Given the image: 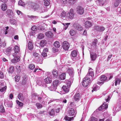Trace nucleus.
Wrapping results in <instances>:
<instances>
[{
  "label": "nucleus",
  "mask_w": 121,
  "mask_h": 121,
  "mask_svg": "<svg viewBox=\"0 0 121 121\" xmlns=\"http://www.w3.org/2000/svg\"><path fill=\"white\" fill-rule=\"evenodd\" d=\"M46 74L48 75V77L46 78L44 80V83H43L41 81H40L39 82V85L40 86H44V84H48L50 83L51 82V74L50 72H48L46 73Z\"/></svg>",
  "instance_id": "nucleus-1"
},
{
  "label": "nucleus",
  "mask_w": 121,
  "mask_h": 121,
  "mask_svg": "<svg viewBox=\"0 0 121 121\" xmlns=\"http://www.w3.org/2000/svg\"><path fill=\"white\" fill-rule=\"evenodd\" d=\"M91 81V80L90 79V77L86 76L83 79L82 82L83 86L84 87L87 86L90 83Z\"/></svg>",
  "instance_id": "nucleus-2"
},
{
  "label": "nucleus",
  "mask_w": 121,
  "mask_h": 121,
  "mask_svg": "<svg viewBox=\"0 0 121 121\" xmlns=\"http://www.w3.org/2000/svg\"><path fill=\"white\" fill-rule=\"evenodd\" d=\"M74 16V11L73 9H70V11L67 14V18L68 19H72Z\"/></svg>",
  "instance_id": "nucleus-3"
},
{
  "label": "nucleus",
  "mask_w": 121,
  "mask_h": 121,
  "mask_svg": "<svg viewBox=\"0 0 121 121\" xmlns=\"http://www.w3.org/2000/svg\"><path fill=\"white\" fill-rule=\"evenodd\" d=\"M16 53L13 54V56L14 57V58L11 60V62L13 63H15L19 61L20 60V57L17 56V54H16Z\"/></svg>",
  "instance_id": "nucleus-4"
},
{
  "label": "nucleus",
  "mask_w": 121,
  "mask_h": 121,
  "mask_svg": "<svg viewBox=\"0 0 121 121\" xmlns=\"http://www.w3.org/2000/svg\"><path fill=\"white\" fill-rule=\"evenodd\" d=\"M84 12V9L81 6H78L76 8V12L79 14H83Z\"/></svg>",
  "instance_id": "nucleus-5"
},
{
  "label": "nucleus",
  "mask_w": 121,
  "mask_h": 121,
  "mask_svg": "<svg viewBox=\"0 0 121 121\" xmlns=\"http://www.w3.org/2000/svg\"><path fill=\"white\" fill-rule=\"evenodd\" d=\"M29 6L31 8L35 10L38 9L39 7V5L34 3L31 2L29 4Z\"/></svg>",
  "instance_id": "nucleus-6"
},
{
  "label": "nucleus",
  "mask_w": 121,
  "mask_h": 121,
  "mask_svg": "<svg viewBox=\"0 0 121 121\" xmlns=\"http://www.w3.org/2000/svg\"><path fill=\"white\" fill-rule=\"evenodd\" d=\"M70 46V45L67 41H64L63 43L62 47L65 50H68Z\"/></svg>",
  "instance_id": "nucleus-7"
},
{
  "label": "nucleus",
  "mask_w": 121,
  "mask_h": 121,
  "mask_svg": "<svg viewBox=\"0 0 121 121\" xmlns=\"http://www.w3.org/2000/svg\"><path fill=\"white\" fill-rule=\"evenodd\" d=\"M7 16L9 18H13L14 17V14L12 10L9 9L6 12Z\"/></svg>",
  "instance_id": "nucleus-8"
},
{
  "label": "nucleus",
  "mask_w": 121,
  "mask_h": 121,
  "mask_svg": "<svg viewBox=\"0 0 121 121\" xmlns=\"http://www.w3.org/2000/svg\"><path fill=\"white\" fill-rule=\"evenodd\" d=\"M76 114L73 108H69L68 111V114L69 116H75Z\"/></svg>",
  "instance_id": "nucleus-9"
},
{
  "label": "nucleus",
  "mask_w": 121,
  "mask_h": 121,
  "mask_svg": "<svg viewBox=\"0 0 121 121\" xmlns=\"http://www.w3.org/2000/svg\"><path fill=\"white\" fill-rule=\"evenodd\" d=\"M73 26L75 28L79 30H83L82 27L80 25L77 24L76 23H74Z\"/></svg>",
  "instance_id": "nucleus-10"
},
{
  "label": "nucleus",
  "mask_w": 121,
  "mask_h": 121,
  "mask_svg": "<svg viewBox=\"0 0 121 121\" xmlns=\"http://www.w3.org/2000/svg\"><path fill=\"white\" fill-rule=\"evenodd\" d=\"M80 94L78 93H76L74 95L73 99L75 101H78L80 99Z\"/></svg>",
  "instance_id": "nucleus-11"
},
{
  "label": "nucleus",
  "mask_w": 121,
  "mask_h": 121,
  "mask_svg": "<svg viewBox=\"0 0 121 121\" xmlns=\"http://www.w3.org/2000/svg\"><path fill=\"white\" fill-rule=\"evenodd\" d=\"M67 72L69 73L71 78H73L74 75V72L72 69H69L67 71Z\"/></svg>",
  "instance_id": "nucleus-12"
},
{
  "label": "nucleus",
  "mask_w": 121,
  "mask_h": 121,
  "mask_svg": "<svg viewBox=\"0 0 121 121\" xmlns=\"http://www.w3.org/2000/svg\"><path fill=\"white\" fill-rule=\"evenodd\" d=\"M86 76L90 77V79L91 78H93L94 76V73L92 71L89 70L88 72V73Z\"/></svg>",
  "instance_id": "nucleus-13"
},
{
  "label": "nucleus",
  "mask_w": 121,
  "mask_h": 121,
  "mask_svg": "<svg viewBox=\"0 0 121 121\" xmlns=\"http://www.w3.org/2000/svg\"><path fill=\"white\" fill-rule=\"evenodd\" d=\"M84 24L86 28L90 27L92 26V23L89 21H86L85 22Z\"/></svg>",
  "instance_id": "nucleus-14"
},
{
  "label": "nucleus",
  "mask_w": 121,
  "mask_h": 121,
  "mask_svg": "<svg viewBox=\"0 0 121 121\" xmlns=\"http://www.w3.org/2000/svg\"><path fill=\"white\" fill-rule=\"evenodd\" d=\"M73 80V78H70L68 80L67 82V86L70 87L72 83Z\"/></svg>",
  "instance_id": "nucleus-15"
},
{
  "label": "nucleus",
  "mask_w": 121,
  "mask_h": 121,
  "mask_svg": "<svg viewBox=\"0 0 121 121\" xmlns=\"http://www.w3.org/2000/svg\"><path fill=\"white\" fill-rule=\"evenodd\" d=\"M18 98L21 101H23L25 99V97L24 95L21 93H20L18 95Z\"/></svg>",
  "instance_id": "nucleus-16"
},
{
  "label": "nucleus",
  "mask_w": 121,
  "mask_h": 121,
  "mask_svg": "<svg viewBox=\"0 0 121 121\" xmlns=\"http://www.w3.org/2000/svg\"><path fill=\"white\" fill-rule=\"evenodd\" d=\"M69 87L68 86H63L62 87V89L65 92L68 93L69 91Z\"/></svg>",
  "instance_id": "nucleus-17"
},
{
  "label": "nucleus",
  "mask_w": 121,
  "mask_h": 121,
  "mask_svg": "<svg viewBox=\"0 0 121 121\" xmlns=\"http://www.w3.org/2000/svg\"><path fill=\"white\" fill-rule=\"evenodd\" d=\"M34 47L33 43L30 41H29L28 43V48L30 50H31L33 49Z\"/></svg>",
  "instance_id": "nucleus-18"
},
{
  "label": "nucleus",
  "mask_w": 121,
  "mask_h": 121,
  "mask_svg": "<svg viewBox=\"0 0 121 121\" xmlns=\"http://www.w3.org/2000/svg\"><path fill=\"white\" fill-rule=\"evenodd\" d=\"M45 35L46 36L49 38L52 37L53 35L52 32L50 31H48L46 32L45 33Z\"/></svg>",
  "instance_id": "nucleus-19"
},
{
  "label": "nucleus",
  "mask_w": 121,
  "mask_h": 121,
  "mask_svg": "<svg viewBox=\"0 0 121 121\" xmlns=\"http://www.w3.org/2000/svg\"><path fill=\"white\" fill-rule=\"evenodd\" d=\"M77 52L76 50H73L71 52V56L73 58H75L77 56Z\"/></svg>",
  "instance_id": "nucleus-20"
},
{
  "label": "nucleus",
  "mask_w": 121,
  "mask_h": 121,
  "mask_svg": "<svg viewBox=\"0 0 121 121\" xmlns=\"http://www.w3.org/2000/svg\"><path fill=\"white\" fill-rule=\"evenodd\" d=\"M52 74L53 75L54 77L55 78H57L59 76V73L57 71L56 69H54L52 71Z\"/></svg>",
  "instance_id": "nucleus-21"
},
{
  "label": "nucleus",
  "mask_w": 121,
  "mask_h": 121,
  "mask_svg": "<svg viewBox=\"0 0 121 121\" xmlns=\"http://www.w3.org/2000/svg\"><path fill=\"white\" fill-rule=\"evenodd\" d=\"M8 101L7 100H5L4 101V104L5 105H7V106L8 107H12L13 105L12 103V102H10L8 104L7 102Z\"/></svg>",
  "instance_id": "nucleus-22"
},
{
  "label": "nucleus",
  "mask_w": 121,
  "mask_h": 121,
  "mask_svg": "<svg viewBox=\"0 0 121 121\" xmlns=\"http://www.w3.org/2000/svg\"><path fill=\"white\" fill-rule=\"evenodd\" d=\"M90 56L91 60H95L97 56V55L95 53H90Z\"/></svg>",
  "instance_id": "nucleus-23"
},
{
  "label": "nucleus",
  "mask_w": 121,
  "mask_h": 121,
  "mask_svg": "<svg viewBox=\"0 0 121 121\" xmlns=\"http://www.w3.org/2000/svg\"><path fill=\"white\" fill-rule=\"evenodd\" d=\"M6 45V43L4 41H2L1 39H0V48L4 47Z\"/></svg>",
  "instance_id": "nucleus-24"
},
{
  "label": "nucleus",
  "mask_w": 121,
  "mask_h": 121,
  "mask_svg": "<svg viewBox=\"0 0 121 121\" xmlns=\"http://www.w3.org/2000/svg\"><path fill=\"white\" fill-rule=\"evenodd\" d=\"M60 82L59 80H56L53 82V85L57 88V86L60 83Z\"/></svg>",
  "instance_id": "nucleus-25"
},
{
  "label": "nucleus",
  "mask_w": 121,
  "mask_h": 121,
  "mask_svg": "<svg viewBox=\"0 0 121 121\" xmlns=\"http://www.w3.org/2000/svg\"><path fill=\"white\" fill-rule=\"evenodd\" d=\"M47 44L46 41L45 40H42L40 41V45L42 47H43L46 45Z\"/></svg>",
  "instance_id": "nucleus-26"
},
{
  "label": "nucleus",
  "mask_w": 121,
  "mask_h": 121,
  "mask_svg": "<svg viewBox=\"0 0 121 121\" xmlns=\"http://www.w3.org/2000/svg\"><path fill=\"white\" fill-rule=\"evenodd\" d=\"M46 8L43 7H40L38 9V11L40 13H43L46 11Z\"/></svg>",
  "instance_id": "nucleus-27"
},
{
  "label": "nucleus",
  "mask_w": 121,
  "mask_h": 121,
  "mask_svg": "<svg viewBox=\"0 0 121 121\" xmlns=\"http://www.w3.org/2000/svg\"><path fill=\"white\" fill-rule=\"evenodd\" d=\"M115 85L117 86V85H119L121 82V79L119 78H116L115 79Z\"/></svg>",
  "instance_id": "nucleus-28"
},
{
  "label": "nucleus",
  "mask_w": 121,
  "mask_h": 121,
  "mask_svg": "<svg viewBox=\"0 0 121 121\" xmlns=\"http://www.w3.org/2000/svg\"><path fill=\"white\" fill-rule=\"evenodd\" d=\"M60 79L61 80H64L65 78V73H63L60 75Z\"/></svg>",
  "instance_id": "nucleus-29"
},
{
  "label": "nucleus",
  "mask_w": 121,
  "mask_h": 121,
  "mask_svg": "<svg viewBox=\"0 0 121 121\" xmlns=\"http://www.w3.org/2000/svg\"><path fill=\"white\" fill-rule=\"evenodd\" d=\"M73 117H68L67 115H66L64 118V119L65 120L69 121H71V120H73Z\"/></svg>",
  "instance_id": "nucleus-30"
},
{
  "label": "nucleus",
  "mask_w": 121,
  "mask_h": 121,
  "mask_svg": "<svg viewBox=\"0 0 121 121\" xmlns=\"http://www.w3.org/2000/svg\"><path fill=\"white\" fill-rule=\"evenodd\" d=\"M48 88L51 91H55L57 88L53 85H52L49 87Z\"/></svg>",
  "instance_id": "nucleus-31"
},
{
  "label": "nucleus",
  "mask_w": 121,
  "mask_h": 121,
  "mask_svg": "<svg viewBox=\"0 0 121 121\" xmlns=\"http://www.w3.org/2000/svg\"><path fill=\"white\" fill-rule=\"evenodd\" d=\"M9 21L11 24L15 25H16L17 21L14 19H11Z\"/></svg>",
  "instance_id": "nucleus-32"
},
{
  "label": "nucleus",
  "mask_w": 121,
  "mask_h": 121,
  "mask_svg": "<svg viewBox=\"0 0 121 121\" xmlns=\"http://www.w3.org/2000/svg\"><path fill=\"white\" fill-rule=\"evenodd\" d=\"M14 50L15 51V53H16V54H17L19 51V47L17 46H15L14 48Z\"/></svg>",
  "instance_id": "nucleus-33"
},
{
  "label": "nucleus",
  "mask_w": 121,
  "mask_h": 121,
  "mask_svg": "<svg viewBox=\"0 0 121 121\" xmlns=\"http://www.w3.org/2000/svg\"><path fill=\"white\" fill-rule=\"evenodd\" d=\"M12 49V48L10 47L8 48L6 50V51L5 52V53L6 54H9Z\"/></svg>",
  "instance_id": "nucleus-34"
},
{
  "label": "nucleus",
  "mask_w": 121,
  "mask_h": 121,
  "mask_svg": "<svg viewBox=\"0 0 121 121\" xmlns=\"http://www.w3.org/2000/svg\"><path fill=\"white\" fill-rule=\"evenodd\" d=\"M121 2V0H116L114 4V5L115 7H117L118 5Z\"/></svg>",
  "instance_id": "nucleus-35"
},
{
  "label": "nucleus",
  "mask_w": 121,
  "mask_h": 121,
  "mask_svg": "<svg viewBox=\"0 0 121 121\" xmlns=\"http://www.w3.org/2000/svg\"><path fill=\"white\" fill-rule=\"evenodd\" d=\"M98 88H99L98 89H99V88L97 86L96 84L94 85L92 88L93 89L92 90V92H93L94 91H97L98 90Z\"/></svg>",
  "instance_id": "nucleus-36"
},
{
  "label": "nucleus",
  "mask_w": 121,
  "mask_h": 121,
  "mask_svg": "<svg viewBox=\"0 0 121 121\" xmlns=\"http://www.w3.org/2000/svg\"><path fill=\"white\" fill-rule=\"evenodd\" d=\"M54 46L56 48H59L60 46L59 42L57 41H55L54 43Z\"/></svg>",
  "instance_id": "nucleus-37"
},
{
  "label": "nucleus",
  "mask_w": 121,
  "mask_h": 121,
  "mask_svg": "<svg viewBox=\"0 0 121 121\" xmlns=\"http://www.w3.org/2000/svg\"><path fill=\"white\" fill-rule=\"evenodd\" d=\"M27 77L26 76H24L23 77V79L22 83V84H25L27 82Z\"/></svg>",
  "instance_id": "nucleus-38"
},
{
  "label": "nucleus",
  "mask_w": 121,
  "mask_h": 121,
  "mask_svg": "<svg viewBox=\"0 0 121 121\" xmlns=\"http://www.w3.org/2000/svg\"><path fill=\"white\" fill-rule=\"evenodd\" d=\"M107 78L105 75H102L100 78V79L101 81H104L106 80Z\"/></svg>",
  "instance_id": "nucleus-39"
},
{
  "label": "nucleus",
  "mask_w": 121,
  "mask_h": 121,
  "mask_svg": "<svg viewBox=\"0 0 121 121\" xmlns=\"http://www.w3.org/2000/svg\"><path fill=\"white\" fill-rule=\"evenodd\" d=\"M44 5L46 6H48L50 4L49 0H44Z\"/></svg>",
  "instance_id": "nucleus-40"
},
{
  "label": "nucleus",
  "mask_w": 121,
  "mask_h": 121,
  "mask_svg": "<svg viewBox=\"0 0 121 121\" xmlns=\"http://www.w3.org/2000/svg\"><path fill=\"white\" fill-rule=\"evenodd\" d=\"M14 67L13 66H11L9 69V73H12L14 71Z\"/></svg>",
  "instance_id": "nucleus-41"
},
{
  "label": "nucleus",
  "mask_w": 121,
  "mask_h": 121,
  "mask_svg": "<svg viewBox=\"0 0 121 121\" xmlns=\"http://www.w3.org/2000/svg\"><path fill=\"white\" fill-rule=\"evenodd\" d=\"M1 8L3 11H5L7 9V6L6 4H3L1 6Z\"/></svg>",
  "instance_id": "nucleus-42"
},
{
  "label": "nucleus",
  "mask_w": 121,
  "mask_h": 121,
  "mask_svg": "<svg viewBox=\"0 0 121 121\" xmlns=\"http://www.w3.org/2000/svg\"><path fill=\"white\" fill-rule=\"evenodd\" d=\"M49 115L51 116H54L55 114V111L53 109H52L50 111H49Z\"/></svg>",
  "instance_id": "nucleus-43"
},
{
  "label": "nucleus",
  "mask_w": 121,
  "mask_h": 121,
  "mask_svg": "<svg viewBox=\"0 0 121 121\" xmlns=\"http://www.w3.org/2000/svg\"><path fill=\"white\" fill-rule=\"evenodd\" d=\"M100 6H103L106 2V0H98Z\"/></svg>",
  "instance_id": "nucleus-44"
},
{
  "label": "nucleus",
  "mask_w": 121,
  "mask_h": 121,
  "mask_svg": "<svg viewBox=\"0 0 121 121\" xmlns=\"http://www.w3.org/2000/svg\"><path fill=\"white\" fill-rule=\"evenodd\" d=\"M44 37V35L43 34L41 33L39 34L38 36V38L39 39H41L43 38Z\"/></svg>",
  "instance_id": "nucleus-45"
},
{
  "label": "nucleus",
  "mask_w": 121,
  "mask_h": 121,
  "mask_svg": "<svg viewBox=\"0 0 121 121\" xmlns=\"http://www.w3.org/2000/svg\"><path fill=\"white\" fill-rule=\"evenodd\" d=\"M33 55L36 58H37L38 59V60H39V55L36 52H34L33 54Z\"/></svg>",
  "instance_id": "nucleus-46"
},
{
  "label": "nucleus",
  "mask_w": 121,
  "mask_h": 121,
  "mask_svg": "<svg viewBox=\"0 0 121 121\" xmlns=\"http://www.w3.org/2000/svg\"><path fill=\"white\" fill-rule=\"evenodd\" d=\"M0 111L1 112H4L5 111V109L3 105L1 104L0 107Z\"/></svg>",
  "instance_id": "nucleus-47"
},
{
  "label": "nucleus",
  "mask_w": 121,
  "mask_h": 121,
  "mask_svg": "<svg viewBox=\"0 0 121 121\" xmlns=\"http://www.w3.org/2000/svg\"><path fill=\"white\" fill-rule=\"evenodd\" d=\"M28 17L30 18L32 20H33L35 19V18H38V17L36 16H28Z\"/></svg>",
  "instance_id": "nucleus-48"
},
{
  "label": "nucleus",
  "mask_w": 121,
  "mask_h": 121,
  "mask_svg": "<svg viewBox=\"0 0 121 121\" xmlns=\"http://www.w3.org/2000/svg\"><path fill=\"white\" fill-rule=\"evenodd\" d=\"M105 103H104L102 105V106L103 108V109H105L107 108L108 107V105L107 104H106Z\"/></svg>",
  "instance_id": "nucleus-49"
},
{
  "label": "nucleus",
  "mask_w": 121,
  "mask_h": 121,
  "mask_svg": "<svg viewBox=\"0 0 121 121\" xmlns=\"http://www.w3.org/2000/svg\"><path fill=\"white\" fill-rule=\"evenodd\" d=\"M29 67L30 69H33L35 68V66L33 64H30L29 65Z\"/></svg>",
  "instance_id": "nucleus-50"
},
{
  "label": "nucleus",
  "mask_w": 121,
  "mask_h": 121,
  "mask_svg": "<svg viewBox=\"0 0 121 121\" xmlns=\"http://www.w3.org/2000/svg\"><path fill=\"white\" fill-rule=\"evenodd\" d=\"M98 42V40L97 39H95L93 41L92 43V45L94 46L96 48L97 46L96 44L97 42Z\"/></svg>",
  "instance_id": "nucleus-51"
},
{
  "label": "nucleus",
  "mask_w": 121,
  "mask_h": 121,
  "mask_svg": "<svg viewBox=\"0 0 121 121\" xmlns=\"http://www.w3.org/2000/svg\"><path fill=\"white\" fill-rule=\"evenodd\" d=\"M6 86H5L4 87H3L1 88H0V91L2 92H3L5 91L6 89Z\"/></svg>",
  "instance_id": "nucleus-52"
},
{
  "label": "nucleus",
  "mask_w": 121,
  "mask_h": 121,
  "mask_svg": "<svg viewBox=\"0 0 121 121\" xmlns=\"http://www.w3.org/2000/svg\"><path fill=\"white\" fill-rule=\"evenodd\" d=\"M66 16V12L64 11L62 12L61 13L60 16L61 17H65Z\"/></svg>",
  "instance_id": "nucleus-53"
},
{
  "label": "nucleus",
  "mask_w": 121,
  "mask_h": 121,
  "mask_svg": "<svg viewBox=\"0 0 121 121\" xmlns=\"http://www.w3.org/2000/svg\"><path fill=\"white\" fill-rule=\"evenodd\" d=\"M16 102L18 105L20 107H22L23 105V103L18 100H16Z\"/></svg>",
  "instance_id": "nucleus-54"
},
{
  "label": "nucleus",
  "mask_w": 121,
  "mask_h": 121,
  "mask_svg": "<svg viewBox=\"0 0 121 121\" xmlns=\"http://www.w3.org/2000/svg\"><path fill=\"white\" fill-rule=\"evenodd\" d=\"M75 31L73 30H71L69 31V33L70 35L72 36H73L75 34Z\"/></svg>",
  "instance_id": "nucleus-55"
},
{
  "label": "nucleus",
  "mask_w": 121,
  "mask_h": 121,
  "mask_svg": "<svg viewBox=\"0 0 121 121\" xmlns=\"http://www.w3.org/2000/svg\"><path fill=\"white\" fill-rule=\"evenodd\" d=\"M15 81L18 82L20 79V77L18 75H17L15 77Z\"/></svg>",
  "instance_id": "nucleus-56"
},
{
  "label": "nucleus",
  "mask_w": 121,
  "mask_h": 121,
  "mask_svg": "<svg viewBox=\"0 0 121 121\" xmlns=\"http://www.w3.org/2000/svg\"><path fill=\"white\" fill-rule=\"evenodd\" d=\"M77 0H69V1L70 4L73 5L75 3Z\"/></svg>",
  "instance_id": "nucleus-57"
},
{
  "label": "nucleus",
  "mask_w": 121,
  "mask_h": 121,
  "mask_svg": "<svg viewBox=\"0 0 121 121\" xmlns=\"http://www.w3.org/2000/svg\"><path fill=\"white\" fill-rule=\"evenodd\" d=\"M89 121H97V119L94 117H92L90 119Z\"/></svg>",
  "instance_id": "nucleus-58"
},
{
  "label": "nucleus",
  "mask_w": 121,
  "mask_h": 121,
  "mask_svg": "<svg viewBox=\"0 0 121 121\" xmlns=\"http://www.w3.org/2000/svg\"><path fill=\"white\" fill-rule=\"evenodd\" d=\"M36 105L38 109H39L42 107V105L41 104L39 103H37Z\"/></svg>",
  "instance_id": "nucleus-59"
},
{
  "label": "nucleus",
  "mask_w": 121,
  "mask_h": 121,
  "mask_svg": "<svg viewBox=\"0 0 121 121\" xmlns=\"http://www.w3.org/2000/svg\"><path fill=\"white\" fill-rule=\"evenodd\" d=\"M16 68L17 69V72L19 73L21 70L20 66H16Z\"/></svg>",
  "instance_id": "nucleus-60"
},
{
  "label": "nucleus",
  "mask_w": 121,
  "mask_h": 121,
  "mask_svg": "<svg viewBox=\"0 0 121 121\" xmlns=\"http://www.w3.org/2000/svg\"><path fill=\"white\" fill-rule=\"evenodd\" d=\"M5 29H4V34L6 35L7 34L8 29L9 28L8 26L6 27H5Z\"/></svg>",
  "instance_id": "nucleus-61"
},
{
  "label": "nucleus",
  "mask_w": 121,
  "mask_h": 121,
  "mask_svg": "<svg viewBox=\"0 0 121 121\" xmlns=\"http://www.w3.org/2000/svg\"><path fill=\"white\" fill-rule=\"evenodd\" d=\"M31 30L35 32V31H36L37 30V28L36 26H33L31 28Z\"/></svg>",
  "instance_id": "nucleus-62"
},
{
  "label": "nucleus",
  "mask_w": 121,
  "mask_h": 121,
  "mask_svg": "<svg viewBox=\"0 0 121 121\" xmlns=\"http://www.w3.org/2000/svg\"><path fill=\"white\" fill-rule=\"evenodd\" d=\"M105 30V28L104 27H103L101 26L99 27V31L102 32L104 31Z\"/></svg>",
  "instance_id": "nucleus-63"
},
{
  "label": "nucleus",
  "mask_w": 121,
  "mask_h": 121,
  "mask_svg": "<svg viewBox=\"0 0 121 121\" xmlns=\"http://www.w3.org/2000/svg\"><path fill=\"white\" fill-rule=\"evenodd\" d=\"M99 27L97 26H94V30L97 31H99Z\"/></svg>",
  "instance_id": "nucleus-64"
}]
</instances>
